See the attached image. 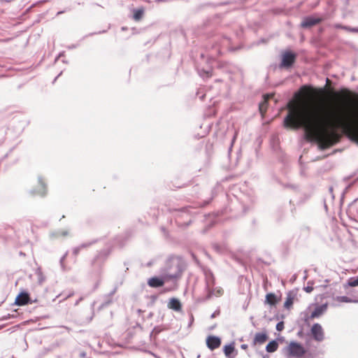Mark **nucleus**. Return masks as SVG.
<instances>
[{
  "mask_svg": "<svg viewBox=\"0 0 358 358\" xmlns=\"http://www.w3.org/2000/svg\"><path fill=\"white\" fill-rule=\"evenodd\" d=\"M312 93L313 90L306 86L295 93L294 99L287 104L288 113L283 126L289 129L303 128L306 138L316 141L322 150L341 141L342 134L338 128L358 142V118L335 108L325 109L323 116L317 115L313 110Z\"/></svg>",
  "mask_w": 358,
  "mask_h": 358,
  "instance_id": "f257e3e1",
  "label": "nucleus"
},
{
  "mask_svg": "<svg viewBox=\"0 0 358 358\" xmlns=\"http://www.w3.org/2000/svg\"><path fill=\"white\" fill-rule=\"evenodd\" d=\"M286 351L291 357H301L306 353L303 345L297 342L292 341L286 348Z\"/></svg>",
  "mask_w": 358,
  "mask_h": 358,
  "instance_id": "f03ea898",
  "label": "nucleus"
},
{
  "mask_svg": "<svg viewBox=\"0 0 358 358\" xmlns=\"http://www.w3.org/2000/svg\"><path fill=\"white\" fill-rule=\"evenodd\" d=\"M334 94L339 99L348 101H353L354 103L358 104V94L352 93L348 89H342Z\"/></svg>",
  "mask_w": 358,
  "mask_h": 358,
  "instance_id": "7ed1b4c3",
  "label": "nucleus"
},
{
  "mask_svg": "<svg viewBox=\"0 0 358 358\" xmlns=\"http://www.w3.org/2000/svg\"><path fill=\"white\" fill-rule=\"evenodd\" d=\"M311 334L313 338L318 341H322L324 338V332L321 324L315 323L313 325L311 329Z\"/></svg>",
  "mask_w": 358,
  "mask_h": 358,
  "instance_id": "20e7f679",
  "label": "nucleus"
},
{
  "mask_svg": "<svg viewBox=\"0 0 358 358\" xmlns=\"http://www.w3.org/2000/svg\"><path fill=\"white\" fill-rule=\"evenodd\" d=\"M206 345L210 350H214L221 345V339L215 336H208L206 338Z\"/></svg>",
  "mask_w": 358,
  "mask_h": 358,
  "instance_id": "39448f33",
  "label": "nucleus"
},
{
  "mask_svg": "<svg viewBox=\"0 0 358 358\" xmlns=\"http://www.w3.org/2000/svg\"><path fill=\"white\" fill-rule=\"evenodd\" d=\"M327 309V304H323L321 306H317L315 308V310L312 312L310 316L308 317L307 319H306V321L308 320H313L315 318H318L321 315H322Z\"/></svg>",
  "mask_w": 358,
  "mask_h": 358,
  "instance_id": "423d86ee",
  "label": "nucleus"
},
{
  "mask_svg": "<svg viewBox=\"0 0 358 358\" xmlns=\"http://www.w3.org/2000/svg\"><path fill=\"white\" fill-rule=\"evenodd\" d=\"M296 55L290 52H285L282 55L281 65L285 67L291 66L295 62Z\"/></svg>",
  "mask_w": 358,
  "mask_h": 358,
  "instance_id": "0eeeda50",
  "label": "nucleus"
},
{
  "mask_svg": "<svg viewBox=\"0 0 358 358\" xmlns=\"http://www.w3.org/2000/svg\"><path fill=\"white\" fill-rule=\"evenodd\" d=\"M322 20V19L320 17H307L303 20L301 26L303 28H309L319 24Z\"/></svg>",
  "mask_w": 358,
  "mask_h": 358,
  "instance_id": "6e6552de",
  "label": "nucleus"
},
{
  "mask_svg": "<svg viewBox=\"0 0 358 358\" xmlns=\"http://www.w3.org/2000/svg\"><path fill=\"white\" fill-rule=\"evenodd\" d=\"M29 294L27 292H21L15 298V303L17 306H24L29 303Z\"/></svg>",
  "mask_w": 358,
  "mask_h": 358,
  "instance_id": "1a4fd4ad",
  "label": "nucleus"
},
{
  "mask_svg": "<svg viewBox=\"0 0 358 358\" xmlns=\"http://www.w3.org/2000/svg\"><path fill=\"white\" fill-rule=\"evenodd\" d=\"M268 337L266 332H259L257 333L254 337L252 345H262L267 340Z\"/></svg>",
  "mask_w": 358,
  "mask_h": 358,
  "instance_id": "9d476101",
  "label": "nucleus"
},
{
  "mask_svg": "<svg viewBox=\"0 0 358 358\" xmlns=\"http://www.w3.org/2000/svg\"><path fill=\"white\" fill-rule=\"evenodd\" d=\"M273 94H267L264 95V101L259 104V109L262 116L264 115L268 108V101L273 97Z\"/></svg>",
  "mask_w": 358,
  "mask_h": 358,
  "instance_id": "9b49d317",
  "label": "nucleus"
},
{
  "mask_svg": "<svg viewBox=\"0 0 358 358\" xmlns=\"http://www.w3.org/2000/svg\"><path fill=\"white\" fill-rule=\"evenodd\" d=\"M164 278L152 277L148 280V285L151 287H159L164 285Z\"/></svg>",
  "mask_w": 358,
  "mask_h": 358,
  "instance_id": "f8f14e48",
  "label": "nucleus"
},
{
  "mask_svg": "<svg viewBox=\"0 0 358 358\" xmlns=\"http://www.w3.org/2000/svg\"><path fill=\"white\" fill-rule=\"evenodd\" d=\"M296 299V294H294L293 292H289L287 294V297L285 299V301L284 303V307L285 308L289 310L292 308L294 301Z\"/></svg>",
  "mask_w": 358,
  "mask_h": 358,
  "instance_id": "ddd939ff",
  "label": "nucleus"
},
{
  "mask_svg": "<svg viewBox=\"0 0 358 358\" xmlns=\"http://www.w3.org/2000/svg\"><path fill=\"white\" fill-rule=\"evenodd\" d=\"M168 308L176 311H180L182 309V305L178 299L172 298L168 303Z\"/></svg>",
  "mask_w": 358,
  "mask_h": 358,
  "instance_id": "4468645a",
  "label": "nucleus"
},
{
  "mask_svg": "<svg viewBox=\"0 0 358 358\" xmlns=\"http://www.w3.org/2000/svg\"><path fill=\"white\" fill-rule=\"evenodd\" d=\"M144 15V9L143 8L134 10L133 18L135 21H140Z\"/></svg>",
  "mask_w": 358,
  "mask_h": 358,
  "instance_id": "2eb2a0df",
  "label": "nucleus"
},
{
  "mask_svg": "<svg viewBox=\"0 0 358 358\" xmlns=\"http://www.w3.org/2000/svg\"><path fill=\"white\" fill-rule=\"evenodd\" d=\"M278 344L275 341H272L268 343L266 347L268 352H274L278 350Z\"/></svg>",
  "mask_w": 358,
  "mask_h": 358,
  "instance_id": "dca6fc26",
  "label": "nucleus"
},
{
  "mask_svg": "<svg viewBox=\"0 0 358 358\" xmlns=\"http://www.w3.org/2000/svg\"><path fill=\"white\" fill-rule=\"evenodd\" d=\"M266 302L269 305L274 306L277 303L276 296L273 293L267 294L266 296Z\"/></svg>",
  "mask_w": 358,
  "mask_h": 358,
  "instance_id": "f3484780",
  "label": "nucleus"
},
{
  "mask_svg": "<svg viewBox=\"0 0 358 358\" xmlns=\"http://www.w3.org/2000/svg\"><path fill=\"white\" fill-rule=\"evenodd\" d=\"M358 286V277L350 278L346 285H344L345 288L348 287H357Z\"/></svg>",
  "mask_w": 358,
  "mask_h": 358,
  "instance_id": "a211bd4d",
  "label": "nucleus"
},
{
  "mask_svg": "<svg viewBox=\"0 0 358 358\" xmlns=\"http://www.w3.org/2000/svg\"><path fill=\"white\" fill-rule=\"evenodd\" d=\"M234 351V346L233 344L227 345L224 347V355L229 357L231 354Z\"/></svg>",
  "mask_w": 358,
  "mask_h": 358,
  "instance_id": "6ab92c4d",
  "label": "nucleus"
},
{
  "mask_svg": "<svg viewBox=\"0 0 358 358\" xmlns=\"http://www.w3.org/2000/svg\"><path fill=\"white\" fill-rule=\"evenodd\" d=\"M335 300L336 301L339 302V303H352V302H355L350 298H349L348 296H337Z\"/></svg>",
  "mask_w": 358,
  "mask_h": 358,
  "instance_id": "aec40b11",
  "label": "nucleus"
},
{
  "mask_svg": "<svg viewBox=\"0 0 358 358\" xmlns=\"http://www.w3.org/2000/svg\"><path fill=\"white\" fill-rule=\"evenodd\" d=\"M334 27L336 29H342L347 30V31H352V32H357L358 31V29L356 28H350V27L343 26L340 24H335Z\"/></svg>",
  "mask_w": 358,
  "mask_h": 358,
  "instance_id": "412c9836",
  "label": "nucleus"
},
{
  "mask_svg": "<svg viewBox=\"0 0 358 358\" xmlns=\"http://www.w3.org/2000/svg\"><path fill=\"white\" fill-rule=\"evenodd\" d=\"M284 329V322H280L277 324L276 325V329L278 331H282Z\"/></svg>",
  "mask_w": 358,
  "mask_h": 358,
  "instance_id": "4be33fe9",
  "label": "nucleus"
},
{
  "mask_svg": "<svg viewBox=\"0 0 358 358\" xmlns=\"http://www.w3.org/2000/svg\"><path fill=\"white\" fill-rule=\"evenodd\" d=\"M39 185H40V187L43 189V192L42 193L43 195L45 194V183L42 181V180H39Z\"/></svg>",
  "mask_w": 358,
  "mask_h": 358,
  "instance_id": "5701e85b",
  "label": "nucleus"
},
{
  "mask_svg": "<svg viewBox=\"0 0 358 358\" xmlns=\"http://www.w3.org/2000/svg\"><path fill=\"white\" fill-rule=\"evenodd\" d=\"M181 274V270L179 269L177 273H175L174 275H172L170 276L171 278H174L180 276Z\"/></svg>",
  "mask_w": 358,
  "mask_h": 358,
  "instance_id": "b1692460",
  "label": "nucleus"
},
{
  "mask_svg": "<svg viewBox=\"0 0 358 358\" xmlns=\"http://www.w3.org/2000/svg\"><path fill=\"white\" fill-rule=\"evenodd\" d=\"M304 289L306 292L310 293L313 291V288L312 287H306Z\"/></svg>",
  "mask_w": 358,
  "mask_h": 358,
  "instance_id": "393cba45",
  "label": "nucleus"
},
{
  "mask_svg": "<svg viewBox=\"0 0 358 358\" xmlns=\"http://www.w3.org/2000/svg\"><path fill=\"white\" fill-rule=\"evenodd\" d=\"M80 250V248H79L74 249V250H73V254H74L75 255H78V252H79Z\"/></svg>",
  "mask_w": 358,
  "mask_h": 358,
  "instance_id": "a878e982",
  "label": "nucleus"
},
{
  "mask_svg": "<svg viewBox=\"0 0 358 358\" xmlns=\"http://www.w3.org/2000/svg\"><path fill=\"white\" fill-rule=\"evenodd\" d=\"M237 135H238V131H236L235 132V134H234V138H233V142L236 140V137H237Z\"/></svg>",
  "mask_w": 358,
  "mask_h": 358,
  "instance_id": "bb28decb",
  "label": "nucleus"
},
{
  "mask_svg": "<svg viewBox=\"0 0 358 358\" xmlns=\"http://www.w3.org/2000/svg\"><path fill=\"white\" fill-rule=\"evenodd\" d=\"M241 348H242L243 349H246V348H248V345H245V344H243V345H241Z\"/></svg>",
  "mask_w": 358,
  "mask_h": 358,
  "instance_id": "cd10ccee",
  "label": "nucleus"
},
{
  "mask_svg": "<svg viewBox=\"0 0 358 358\" xmlns=\"http://www.w3.org/2000/svg\"><path fill=\"white\" fill-rule=\"evenodd\" d=\"M176 222H178V224H179V225H182V224L180 223V222H178V220H176Z\"/></svg>",
  "mask_w": 358,
  "mask_h": 358,
  "instance_id": "c85d7f7f",
  "label": "nucleus"
},
{
  "mask_svg": "<svg viewBox=\"0 0 358 358\" xmlns=\"http://www.w3.org/2000/svg\"><path fill=\"white\" fill-rule=\"evenodd\" d=\"M176 222H178V224H179V225H182V224L180 223V222H178V220H176Z\"/></svg>",
  "mask_w": 358,
  "mask_h": 358,
  "instance_id": "c756f323",
  "label": "nucleus"
},
{
  "mask_svg": "<svg viewBox=\"0 0 358 358\" xmlns=\"http://www.w3.org/2000/svg\"><path fill=\"white\" fill-rule=\"evenodd\" d=\"M176 222H178V224H179V225H182V224L180 223V222H178V220H176Z\"/></svg>",
  "mask_w": 358,
  "mask_h": 358,
  "instance_id": "7c9ffc66",
  "label": "nucleus"
}]
</instances>
